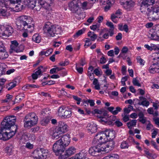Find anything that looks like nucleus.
<instances>
[{
  "label": "nucleus",
  "mask_w": 159,
  "mask_h": 159,
  "mask_svg": "<svg viewBox=\"0 0 159 159\" xmlns=\"http://www.w3.org/2000/svg\"><path fill=\"white\" fill-rule=\"evenodd\" d=\"M75 152V148L73 147H70L66 151L65 153L63 156L64 158H67L74 154Z\"/></svg>",
  "instance_id": "obj_17"
},
{
  "label": "nucleus",
  "mask_w": 159,
  "mask_h": 159,
  "mask_svg": "<svg viewBox=\"0 0 159 159\" xmlns=\"http://www.w3.org/2000/svg\"><path fill=\"white\" fill-rule=\"evenodd\" d=\"M65 148L57 140L53 145L52 150L56 154L61 155L64 152Z\"/></svg>",
  "instance_id": "obj_8"
},
{
  "label": "nucleus",
  "mask_w": 159,
  "mask_h": 159,
  "mask_svg": "<svg viewBox=\"0 0 159 159\" xmlns=\"http://www.w3.org/2000/svg\"><path fill=\"white\" fill-rule=\"evenodd\" d=\"M85 31V30L84 29L80 30L78 31L76 34L74 35V37H78L79 36L83 34Z\"/></svg>",
  "instance_id": "obj_43"
},
{
  "label": "nucleus",
  "mask_w": 159,
  "mask_h": 159,
  "mask_svg": "<svg viewBox=\"0 0 159 159\" xmlns=\"http://www.w3.org/2000/svg\"><path fill=\"white\" fill-rule=\"evenodd\" d=\"M25 95L23 94L22 95L20 94L17 95L16 97L15 100L17 102H19L22 99H23L25 98Z\"/></svg>",
  "instance_id": "obj_36"
},
{
  "label": "nucleus",
  "mask_w": 159,
  "mask_h": 159,
  "mask_svg": "<svg viewBox=\"0 0 159 159\" xmlns=\"http://www.w3.org/2000/svg\"><path fill=\"white\" fill-rule=\"evenodd\" d=\"M73 97L75 100L77 101V104L78 105H79L81 101V99L75 96H73Z\"/></svg>",
  "instance_id": "obj_57"
},
{
  "label": "nucleus",
  "mask_w": 159,
  "mask_h": 159,
  "mask_svg": "<svg viewBox=\"0 0 159 159\" xmlns=\"http://www.w3.org/2000/svg\"><path fill=\"white\" fill-rule=\"evenodd\" d=\"M67 126L66 124L62 121L59 123L58 126L56 129L62 134L65 133L67 130Z\"/></svg>",
  "instance_id": "obj_13"
},
{
  "label": "nucleus",
  "mask_w": 159,
  "mask_h": 159,
  "mask_svg": "<svg viewBox=\"0 0 159 159\" xmlns=\"http://www.w3.org/2000/svg\"><path fill=\"white\" fill-rule=\"evenodd\" d=\"M52 0H39L41 4L43 6V8H45V11H47L50 7V4Z\"/></svg>",
  "instance_id": "obj_18"
},
{
  "label": "nucleus",
  "mask_w": 159,
  "mask_h": 159,
  "mask_svg": "<svg viewBox=\"0 0 159 159\" xmlns=\"http://www.w3.org/2000/svg\"><path fill=\"white\" fill-rule=\"evenodd\" d=\"M150 72L152 73H154V72L158 73L159 72V68L155 67L151 68L150 70Z\"/></svg>",
  "instance_id": "obj_51"
},
{
  "label": "nucleus",
  "mask_w": 159,
  "mask_h": 159,
  "mask_svg": "<svg viewBox=\"0 0 159 159\" xmlns=\"http://www.w3.org/2000/svg\"><path fill=\"white\" fill-rule=\"evenodd\" d=\"M70 135L69 134L65 135L57 140L64 147L66 148L69 144L70 142Z\"/></svg>",
  "instance_id": "obj_11"
},
{
  "label": "nucleus",
  "mask_w": 159,
  "mask_h": 159,
  "mask_svg": "<svg viewBox=\"0 0 159 159\" xmlns=\"http://www.w3.org/2000/svg\"><path fill=\"white\" fill-rule=\"evenodd\" d=\"M78 64H76V69L77 71L80 74H82L83 71V69L82 67H77Z\"/></svg>",
  "instance_id": "obj_52"
},
{
  "label": "nucleus",
  "mask_w": 159,
  "mask_h": 159,
  "mask_svg": "<svg viewBox=\"0 0 159 159\" xmlns=\"http://www.w3.org/2000/svg\"><path fill=\"white\" fill-rule=\"evenodd\" d=\"M34 8L35 10H36L37 11H39L42 9L44 10L43 12L45 11L47 12V11H45V8H43V6L42 4H41L39 1L38 3H36Z\"/></svg>",
  "instance_id": "obj_24"
},
{
  "label": "nucleus",
  "mask_w": 159,
  "mask_h": 159,
  "mask_svg": "<svg viewBox=\"0 0 159 159\" xmlns=\"http://www.w3.org/2000/svg\"><path fill=\"white\" fill-rule=\"evenodd\" d=\"M101 143L96 146L91 147L89 150V153L92 156H97L99 155L101 151H103V149L101 148Z\"/></svg>",
  "instance_id": "obj_10"
},
{
  "label": "nucleus",
  "mask_w": 159,
  "mask_h": 159,
  "mask_svg": "<svg viewBox=\"0 0 159 159\" xmlns=\"http://www.w3.org/2000/svg\"><path fill=\"white\" fill-rule=\"evenodd\" d=\"M11 50H13L14 51L18 52L22 51L21 50L18 49V46H14L13 45H11L10 46Z\"/></svg>",
  "instance_id": "obj_40"
},
{
  "label": "nucleus",
  "mask_w": 159,
  "mask_h": 159,
  "mask_svg": "<svg viewBox=\"0 0 159 159\" xmlns=\"http://www.w3.org/2000/svg\"><path fill=\"white\" fill-rule=\"evenodd\" d=\"M138 104L139 105H142L144 106H148L149 105V102L146 100L142 101L141 102L138 103Z\"/></svg>",
  "instance_id": "obj_48"
},
{
  "label": "nucleus",
  "mask_w": 159,
  "mask_h": 159,
  "mask_svg": "<svg viewBox=\"0 0 159 159\" xmlns=\"http://www.w3.org/2000/svg\"><path fill=\"white\" fill-rule=\"evenodd\" d=\"M16 120V118L14 116L6 117L1 123L0 129L10 131L14 127L16 133L17 129V126L15 125Z\"/></svg>",
  "instance_id": "obj_3"
},
{
  "label": "nucleus",
  "mask_w": 159,
  "mask_h": 159,
  "mask_svg": "<svg viewBox=\"0 0 159 159\" xmlns=\"http://www.w3.org/2000/svg\"><path fill=\"white\" fill-rule=\"evenodd\" d=\"M33 157L37 159H43L40 149L35 150L32 153Z\"/></svg>",
  "instance_id": "obj_21"
},
{
  "label": "nucleus",
  "mask_w": 159,
  "mask_h": 159,
  "mask_svg": "<svg viewBox=\"0 0 159 159\" xmlns=\"http://www.w3.org/2000/svg\"><path fill=\"white\" fill-rule=\"evenodd\" d=\"M158 129H156L154 130L153 132L152 133V138H155L156 136L157 135L158 133L157 131Z\"/></svg>",
  "instance_id": "obj_61"
},
{
  "label": "nucleus",
  "mask_w": 159,
  "mask_h": 159,
  "mask_svg": "<svg viewBox=\"0 0 159 159\" xmlns=\"http://www.w3.org/2000/svg\"><path fill=\"white\" fill-rule=\"evenodd\" d=\"M84 157V154L82 152L76 154L74 157H72V159H82Z\"/></svg>",
  "instance_id": "obj_28"
},
{
  "label": "nucleus",
  "mask_w": 159,
  "mask_h": 159,
  "mask_svg": "<svg viewBox=\"0 0 159 159\" xmlns=\"http://www.w3.org/2000/svg\"><path fill=\"white\" fill-rule=\"evenodd\" d=\"M106 25L109 27L111 29H114V27L113 23L109 21H107L106 24Z\"/></svg>",
  "instance_id": "obj_56"
},
{
  "label": "nucleus",
  "mask_w": 159,
  "mask_h": 159,
  "mask_svg": "<svg viewBox=\"0 0 159 159\" xmlns=\"http://www.w3.org/2000/svg\"><path fill=\"white\" fill-rule=\"evenodd\" d=\"M9 85L10 86V87L8 89V90H10L16 86V83L11 82L9 84Z\"/></svg>",
  "instance_id": "obj_50"
},
{
  "label": "nucleus",
  "mask_w": 159,
  "mask_h": 159,
  "mask_svg": "<svg viewBox=\"0 0 159 159\" xmlns=\"http://www.w3.org/2000/svg\"><path fill=\"white\" fill-rule=\"evenodd\" d=\"M146 156L149 159H153L152 157V153L150 152L148 150L146 149L144 150Z\"/></svg>",
  "instance_id": "obj_38"
},
{
  "label": "nucleus",
  "mask_w": 159,
  "mask_h": 159,
  "mask_svg": "<svg viewBox=\"0 0 159 159\" xmlns=\"http://www.w3.org/2000/svg\"><path fill=\"white\" fill-rule=\"evenodd\" d=\"M128 48L126 46H124L121 50V52L123 53H126L128 51Z\"/></svg>",
  "instance_id": "obj_64"
},
{
  "label": "nucleus",
  "mask_w": 159,
  "mask_h": 159,
  "mask_svg": "<svg viewBox=\"0 0 159 159\" xmlns=\"http://www.w3.org/2000/svg\"><path fill=\"white\" fill-rule=\"evenodd\" d=\"M80 65L81 66H83L84 65L87 64L85 61V58H81L80 60Z\"/></svg>",
  "instance_id": "obj_54"
},
{
  "label": "nucleus",
  "mask_w": 159,
  "mask_h": 159,
  "mask_svg": "<svg viewBox=\"0 0 159 159\" xmlns=\"http://www.w3.org/2000/svg\"><path fill=\"white\" fill-rule=\"evenodd\" d=\"M43 30L45 33H48L52 37L57 36L59 37V35L61 32V29L58 26L51 25L49 22H47L44 24Z\"/></svg>",
  "instance_id": "obj_4"
},
{
  "label": "nucleus",
  "mask_w": 159,
  "mask_h": 159,
  "mask_svg": "<svg viewBox=\"0 0 159 159\" xmlns=\"http://www.w3.org/2000/svg\"><path fill=\"white\" fill-rule=\"evenodd\" d=\"M16 25L20 30H24L30 33L32 32L34 29V25L32 23L31 18L26 16L19 17Z\"/></svg>",
  "instance_id": "obj_1"
},
{
  "label": "nucleus",
  "mask_w": 159,
  "mask_h": 159,
  "mask_svg": "<svg viewBox=\"0 0 159 159\" xmlns=\"http://www.w3.org/2000/svg\"><path fill=\"white\" fill-rule=\"evenodd\" d=\"M137 62L140 63L141 65H143L144 63L143 62V60L141 59L140 57H138L137 58Z\"/></svg>",
  "instance_id": "obj_58"
},
{
  "label": "nucleus",
  "mask_w": 159,
  "mask_h": 159,
  "mask_svg": "<svg viewBox=\"0 0 159 159\" xmlns=\"http://www.w3.org/2000/svg\"><path fill=\"white\" fill-rule=\"evenodd\" d=\"M129 146L128 144L125 141L123 142L120 145V147L122 148H128Z\"/></svg>",
  "instance_id": "obj_49"
},
{
  "label": "nucleus",
  "mask_w": 159,
  "mask_h": 159,
  "mask_svg": "<svg viewBox=\"0 0 159 159\" xmlns=\"http://www.w3.org/2000/svg\"><path fill=\"white\" fill-rule=\"evenodd\" d=\"M8 55L5 48L0 50V59L3 60L8 57Z\"/></svg>",
  "instance_id": "obj_22"
},
{
  "label": "nucleus",
  "mask_w": 159,
  "mask_h": 159,
  "mask_svg": "<svg viewBox=\"0 0 159 159\" xmlns=\"http://www.w3.org/2000/svg\"><path fill=\"white\" fill-rule=\"evenodd\" d=\"M69 63V61L67 60H66L64 61H61L59 63L60 66H65L67 65Z\"/></svg>",
  "instance_id": "obj_47"
},
{
  "label": "nucleus",
  "mask_w": 159,
  "mask_h": 159,
  "mask_svg": "<svg viewBox=\"0 0 159 159\" xmlns=\"http://www.w3.org/2000/svg\"><path fill=\"white\" fill-rule=\"evenodd\" d=\"M114 123L115 125L118 127H120L123 124L120 121H119V120H116L115 122Z\"/></svg>",
  "instance_id": "obj_62"
},
{
  "label": "nucleus",
  "mask_w": 159,
  "mask_h": 159,
  "mask_svg": "<svg viewBox=\"0 0 159 159\" xmlns=\"http://www.w3.org/2000/svg\"><path fill=\"white\" fill-rule=\"evenodd\" d=\"M71 115V111L70 109L66 110L63 116V117L64 118H69Z\"/></svg>",
  "instance_id": "obj_34"
},
{
  "label": "nucleus",
  "mask_w": 159,
  "mask_h": 159,
  "mask_svg": "<svg viewBox=\"0 0 159 159\" xmlns=\"http://www.w3.org/2000/svg\"><path fill=\"white\" fill-rule=\"evenodd\" d=\"M159 2L156 1V5H154L153 7H151V9L149 8L146 9L148 11L147 14L149 20H156L159 19L158 14L159 11Z\"/></svg>",
  "instance_id": "obj_5"
},
{
  "label": "nucleus",
  "mask_w": 159,
  "mask_h": 159,
  "mask_svg": "<svg viewBox=\"0 0 159 159\" xmlns=\"http://www.w3.org/2000/svg\"><path fill=\"white\" fill-rule=\"evenodd\" d=\"M11 129V131H8L0 129V139L7 141L12 138L16 134V132Z\"/></svg>",
  "instance_id": "obj_6"
},
{
  "label": "nucleus",
  "mask_w": 159,
  "mask_h": 159,
  "mask_svg": "<svg viewBox=\"0 0 159 159\" xmlns=\"http://www.w3.org/2000/svg\"><path fill=\"white\" fill-rule=\"evenodd\" d=\"M157 32L155 31L152 32V33H150L149 34L150 36H149V37L152 40H158L159 39V36L157 34Z\"/></svg>",
  "instance_id": "obj_25"
},
{
  "label": "nucleus",
  "mask_w": 159,
  "mask_h": 159,
  "mask_svg": "<svg viewBox=\"0 0 159 159\" xmlns=\"http://www.w3.org/2000/svg\"><path fill=\"white\" fill-rule=\"evenodd\" d=\"M137 78V77L135 78H134L132 83L134 85L140 87L141 86V84L139 82Z\"/></svg>",
  "instance_id": "obj_46"
},
{
  "label": "nucleus",
  "mask_w": 159,
  "mask_h": 159,
  "mask_svg": "<svg viewBox=\"0 0 159 159\" xmlns=\"http://www.w3.org/2000/svg\"><path fill=\"white\" fill-rule=\"evenodd\" d=\"M122 109L120 107H117L116 108V110L114 111V112H113V115H116L118 114V112L120 111Z\"/></svg>",
  "instance_id": "obj_55"
},
{
  "label": "nucleus",
  "mask_w": 159,
  "mask_h": 159,
  "mask_svg": "<svg viewBox=\"0 0 159 159\" xmlns=\"http://www.w3.org/2000/svg\"><path fill=\"white\" fill-rule=\"evenodd\" d=\"M4 2L0 1V6H1L3 7V3H4V5H5L6 3V2H7V4L8 3V2H9V3L11 4H15L16 3H18L17 5H16V7H19L18 9L20 10L22 8V7L23 6V5H21L20 4L21 2V0H4Z\"/></svg>",
  "instance_id": "obj_12"
},
{
  "label": "nucleus",
  "mask_w": 159,
  "mask_h": 159,
  "mask_svg": "<svg viewBox=\"0 0 159 159\" xmlns=\"http://www.w3.org/2000/svg\"><path fill=\"white\" fill-rule=\"evenodd\" d=\"M103 159H119V156L116 154H112L105 157Z\"/></svg>",
  "instance_id": "obj_31"
},
{
  "label": "nucleus",
  "mask_w": 159,
  "mask_h": 159,
  "mask_svg": "<svg viewBox=\"0 0 159 159\" xmlns=\"http://www.w3.org/2000/svg\"><path fill=\"white\" fill-rule=\"evenodd\" d=\"M25 119H26V120H29L30 121H33L34 122V123H37V117L34 113H29L25 116Z\"/></svg>",
  "instance_id": "obj_16"
},
{
  "label": "nucleus",
  "mask_w": 159,
  "mask_h": 159,
  "mask_svg": "<svg viewBox=\"0 0 159 159\" xmlns=\"http://www.w3.org/2000/svg\"><path fill=\"white\" fill-rule=\"evenodd\" d=\"M96 137H97L98 138L99 137L100 140H101L102 139H105V138H106L105 131H102L101 133L96 135Z\"/></svg>",
  "instance_id": "obj_35"
},
{
  "label": "nucleus",
  "mask_w": 159,
  "mask_h": 159,
  "mask_svg": "<svg viewBox=\"0 0 159 159\" xmlns=\"http://www.w3.org/2000/svg\"><path fill=\"white\" fill-rule=\"evenodd\" d=\"M24 121H25V123H24V126L26 128L30 127L36 124L34 123V122L33 121H30L29 120H26V119H25Z\"/></svg>",
  "instance_id": "obj_27"
},
{
  "label": "nucleus",
  "mask_w": 159,
  "mask_h": 159,
  "mask_svg": "<svg viewBox=\"0 0 159 159\" xmlns=\"http://www.w3.org/2000/svg\"><path fill=\"white\" fill-rule=\"evenodd\" d=\"M11 50H13L14 51L18 52L22 51L21 50L18 49V46H14L13 45H11L10 46Z\"/></svg>",
  "instance_id": "obj_41"
},
{
  "label": "nucleus",
  "mask_w": 159,
  "mask_h": 159,
  "mask_svg": "<svg viewBox=\"0 0 159 159\" xmlns=\"http://www.w3.org/2000/svg\"><path fill=\"white\" fill-rule=\"evenodd\" d=\"M62 133L58 130L57 129L55 128L53 130V133L52 134L53 139H58L60 136H61V134Z\"/></svg>",
  "instance_id": "obj_23"
},
{
  "label": "nucleus",
  "mask_w": 159,
  "mask_h": 159,
  "mask_svg": "<svg viewBox=\"0 0 159 159\" xmlns=\"http://www.w3.org/2000/svg\"><path fill=\"white\" fill-rule=\"evenodd\" d=\"M88 103L90 104V105L91 107L93 106L95 104L94 101L92 100H88L87 101H84L83 102L84 104H87V105H88Z\"/></svg>",
  "instance_id": "obj_45"
},
{
  "label": "nucleus",
  "mask_w": 159,
  "mask_h": 159,
  "mask_svg": "<svg viewBox=\"0 0 159 159\" xmlns=\"http://www.w3.org/2000/svg\"><path fill=\"white\" fill-rule=\"evenodd\" d=\"M53 52V49L52 48H50L46 51V56H48L50 54H52Z\"/></svg>",
  "instance_id": "obj_63"
},
{
  "label": "nucleus",
  "mask_w": 159,
  "mask_h": 159,
  "mask_svg": "<svg viewBox=\"0 0 159 159\" xmlns=\"http://www.w3.org/2000/svg\"><path fill=\"white\" fill-rule=\"evenodd\" d=\"M105 132L106 138H109V139L113 140L115 138V131L114 130L107 129L105 131Z\"/></svg>",
  "instance_id": "obj_20"
},
{
  "label": "nucleus",
  "mask_w": 159,
  "mask_h": 159,
  "mask_svg": "<svg viewBox=\"0 0 159 159\" xmlns=\"http://www.w3.org/2000/svg\"><path fill=\"white\" fill-rule=\"evenodd\" d=\"M5 30L4 31V36L3 38H7L11 35L12 34L13 32V29L11 26H8L7 27H5Z\"/></svg>",
  "instance_id": "obj_15"
},
{
  "label": "nucleus",
  "mask_w": 159,
  "mask_h": 159,
  "mask_svg": "<svg viewBox=\"0 0 159 159\" xmlns=\"http://www.w3.org/2000/svg\"><path fill=\"white\" fill-rule=\"evenodd\" d=\"M40 150L41 151L42 156V159H46L47 156L48 155V150L46 149H45L43 148H40Z\"/></svg>",
  "instance_id": "obj_33"
},
{
  "label": "nucleus",
  "mask_w": 159,
  "mask_h": 159,
  "mask_svg": "<svg viewBox=\"0 0 159 159\" xmlns=\"http://www.w3.org/2000/svg\"><path fill=\"white\" fill-rule=\"evenodd\" d=\"M95 113L99 114H102V111H103V109H102L101 110H98V109H95L94 110Z\"/></svg>",
  "instance_id": "obj_59"
},
{
  "label": "nucleus",
  "mask_w": 159,
  "mask_h": 159,
  "mask_svg": "<svg viewBox=\"0 0 159 159\" xmlns=\"http://www.w3.org/2000/svg\"><path fill=\"white\" fill-rule=\"evenodd\" d=\"M43 68V66H40L37 68V70H38L36 71L35 73L38 76L41 75L42 73L43 72V71L41 70V69Z\"/></svg>",
  "instance_id": "obj_39"
},
{
  "label": "nucleus",
  "mask_w": 159,
  "mask_h": 159,
  "mask_svg": "<svg viewBox=\"0 0 159 159\" xmlns=\"http://www.w3.org/2000/svg\"><path fill=\"white\" fill-rule=\"evenodd\" d=\"M122 116L123 117L122 119L125 122H126L129 120V116L125 114L122 115Z\"/></svg>",
  "instance_id": "obj_53"
},
{
  "label": "nucleus",
  "mask_w": 159,
  "mask_h": 159,
  "mask_svg": "<svg viewBox=\"0 0 159 159\" xmlns=\"http://www.w3.org/2000/svg\"><path fill=\"white\" fill-rule=\"evenodd\" d=\"M137 120H132L130 122H128L127 124L128 128L131 129L132 126H134L136 125Z\"/></svg>",
  "instance_id": "obj_32"
},
{
  "label": "nucleus",
  "mask_w": 159,
  "mask_h": 159,
  "mask_svg": "<svg viewBox=\"0 0 159 159\" xmlns=\"http://www.w3.org/2000/svg\"><path fill=\"white\" fill-rule=\"evenodd\" d=\"M0 14L3 16L8 17L10 16L9 13L6 9L2 8H0Z\"/></svg>",
  "instance_id": "obj_30"
},
{
  "label": "nucleus",
  "mask_w": 159,
  "mask_h": 159,
  "mask_svg": "<svg viewBox=\"0 0 159 159\" xmlns=\"http://www.w3.org/2000/svg\"><path fill=\"white\" fill-rule=\"evenodd\" d=\"M66 110L65 107L63 106L60 107L57 111L58 116L61 117H63Z\"/></svg>",
  "instance_id": "obj_26"
},
{
  "label": "nucleus",
  "mask_w": 159,
  "mask_h": 159,
  "mask_svg": "<svg viewBox=\"0 0 159 159\" xmlns=\"http://www.w3.org/2000/svg\"><path fill=\"white\" fill-rule=\"evenodd\" d=\"M101 144V148H102L103 151L108 152L114 149L115 146V143L113 140H111L106 143L103 142Z\"/></svg>",
  "instance_id": "obj_7"
},
{
  "label": "nucleus",
  "mask_w": 159,
  "mask_h": 159,
  "mask_svg": "<svg viewBox=\"0 0 159 159\" xmlns=\"http://www.w3.org/2000/svg\"><path fill=\"white\" fill-rule=\"evenodd\" d=\"M99 27V25H93L92 26H90V28L94 31L96 30L97 28H98Z\"/></svg>",
  "instance_id": "obj_60"
},
{
  "label": "nucleus",
  "mask_w": 159,
  "mask_h": 159,
  "mask_svg": "<svg viewBox=\"0 0 159 159\" xmlns=\"http://www.w3.org/2000/svg\"><path fill=\"white\" fill-rule=\"evenodd\" d=\"M92 32L91 31H89L88 33V36L91 38V40L92 41H94L97 39V35L94 32H93V35L92 36H90V34H91Z\"/></svg>",
  "instance_id": "obj_37"
},
{
  "label": "nucleus",
  "mask_w": 159,
  "mask_h": 159,
  "mask_svg": "<svg viewBox=\"0 0 159 159\" xmlns=\"http://www.w3.org/2000/svg\"><path fill=\"white\" fill-rule=\"evenodd\" d=\"M135 3L132 0L127 1L123 5L124 8L128 11L131 10L132 8L134 7Z\"/></svg>",
  "instance_id": "obj_14"
},
{
  "label": "nucleus",
  "mask_w": 159,
  "mask_h": 159,
  "mask_svg": "<svg viewBox=\"0 0 159 159\" xmlns=\"http://www.w3.org/2000/svg\"><path fill=\"white\" fill-rule=\"evenodd\" d=\"M49 121L50 119L49 118L46 117L41 121V123L43 125H45L48 124Z\"/></svg>",
  "instance_id": "obj_42"
},
{
  "label": "nucleus",
  "mask_w": 159,
  "mask_h": 159,
  "mask_svg": "<svg viewBox=\"0 0 159 159\" xmlns=\"http://www.w3.org/2000/svg\"><path fill=\"white\" fill-rule=\"evenodd\" d=\"M32 40L35 42L39 43L41 41V37L37 34H35L32 37Z\"/></svg>",
  "instance_id": "obj_29"
},
{
  "label": "nucleus",
  "mask_w": 159,
  "mask_h": 159,
  "mask_svg": "<svg viewBox=\"0 0 159 159\" xmlns=\"http://www.w3.org/2000/svg\"><path fill=\"white\" fill-rule=\"evenodd\" d=\"M81 4L80 0H73L68 4L70 10L75 14V16L78 20L83 19L85 17L84 12L80 8Z\"/></svg>",
  "instance_id": "obj_2"
},
{
  "label": "nucleus",
  "mask_w": 159,
  "mask_h": 159,
  "mask_svg": "<svg viewBox=\"0 0 159 159\" xmlns=\"http://www.w3.org/2000/svg\"><path fill=\"white\" fill-rule=\"evenodd\" d=\"M29 87L34 88H37L38 87H37L36 85L34 84H27L23 87L22 89L23 90H25L26 89H28Z\"/></svg>",
  "instance_id": "obj_44"
},
{
  "label": "nucleus",
  "mask_w": 159,
  "mask_h": 159,
  "mask_svg": "<svg viewBox=\"0 0 159 159\" xmlns=\"http://www.w3.org/2000/svg\"><path fill=\"white\" fill-rule=\"evenodd\" d=\"M158 0H143L140 5V9L141 12H143L145 11V10L148 6L155 4L156 5V2Z\"/></svg>",
  "instance_id": "obj_9"
},
{
  "label": "nucleus",
  "mask_w": 159,
  "mask_h": 159,
  "mask_svg": "<svg viewBox=\"0 0 159 159\" xmlns=\"http://www.w3.org/2000/svg\"><path fill=\"white\" fill-rule=\"evenodd\" d=\"M88 130L91 133H95L97 130V125L94 123H89L87 126Z\"/></svg>",
  "instance_id": "obj_19"
}]
</instances>
